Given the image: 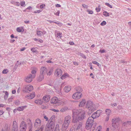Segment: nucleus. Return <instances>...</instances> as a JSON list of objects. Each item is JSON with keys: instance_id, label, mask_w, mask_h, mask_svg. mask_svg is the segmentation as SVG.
<instances>
[{"instance_id": "3", "label": "nucleus", "mask_w": 131, "mask_h": 131, "mask_svg": "<svg viewBox=\"0 0 131 131\" xmlns=\"http://www.w3.org/2000/svg\"><path fill=\"white\" fill-rule=\"evenodd\" d=\"M54 116H52L50 118L49 120H51L49 123H47L46 126L45 131H53L54 129L55 123L52 121H51L53 118H54Z\"/></svg>"}, {"instance_id": "35", "label": "nucleus", "mask_w": 131, "mask_h": 131, "mask_svg": "<svg viewBox=\"0 0 131 131\" xmlns=\"http://www.w3.org/2000/svg\"><path fill=\"white\" fill-rule=\"evenodd\" d=\"M101 111L100 110H98L97 111L95 112L98 115L97 116H100V113L101 112Z\"/></svg>"}, {"instance_id": "59", "label": "nucleus", "mask_w": 131, "mask_h": 131, "mask_svg": "<svg viewBox=\"0 0 131 131\" xmlns=\"http://www.w3.org/2000/svg\"><path fill=\"white\" fill-rule=\"evenodd\" d=\"M109 116H107L106 118L105 121H108L109 119Z\"/></svg>"}, {"instance_id": "30", "label": "nucleus", "mask_w": 131, "mask_h": 131, "mask_svg": "<svg viewBox=\"0 0 131 131\" xmlns=\"http://www.w3.org/2000/svg\"><path fill=\"white\" fill-rule=\"evenodd\" d=\"M35 123H36L39 124L41 123V121L40 119L38 118L36 120Z\"/></svg>"}, {"instance_id": "16", "label": "nucleus", "mask_w": 131, "mask_h": 131, "mask_svg": "<svg viewBox=\"0 0 131 131\" xmlns=\"http://www.w3.org/2000/svg\"><path fill=\"white\" fill-rule=\"evenodd\" d=\"M68 125L63 123L62 127L61 129V130L62 131H68L67 130V131L66 130L68 128Z\"/></svg>"}, {"instance_id": "29", "label": "nucleus", "mask_w": 131, "mask_h": 131, "mask_svg": "<svg viewBox=\"0 0 131 131\" xmlns=\"http://www.w3.org/2000/svg\"><path fill=\"white\" fill-rule=\"evenodd\" d=\"M36 34L38 35L41 36L42 35V34H43V32L41 31H37Z\"/></svg>"}, {"instance_id": "36", "label": "nucleus", "mask_w": 131, "mask_h": 131, "mask_svg": "<svg viewBox=\"0 0 131 131\" xmlns=\"http://www.w3.org/2000/svg\"><path fill=\"white\" fill-rule=\"evenodd\" d=\"M123 126H127L129 125L128 124V121H127L124 122L123 124Z\"/></svg>"}, {"instance_id": "23", "label": "nucleus", "mask_w": 131, "mask_h": 131, "mask_svg": "<svg viewBox=\"0 0 131 131\" xmlns=\"http://www.w3.org/2000/svg\"><path fill=\"white\" fill-rule=\"evenodd\" d=\"M75 89L77 92L81 93L82 91V88L80 86H77L75 88Z\"/></svg>"}, {"instance_id": "18", "label": "nucleus", "mask_w": 131, "mask_h": 131, "mask_svg": "<svg viewBox=\"0 0 131 131\" xmlns=\"http://www.w3.org/2000/svg\"><path fill=\"white\" fill-rule=\"evenodd\" d=\"M35 102L39 105H41L43 103L42 99L41 100L40 99H38L36 100L35 101Z\"/></svg>"}, {"instance_id": "50", "label": "nucleus", "mask_w": 131, "mask_h": 131, "mask_svg": "<svg viewBox=\"0 0 131 131\" xmlns=\"http://www.w3.org/2000/svg\"><path fill=\"white\" fill-rule=\"evenodd\" d=\"M102 128V127L101 126H99L97 127V128L98 129L97 131H100Z\"/></svg>"}, {"instance_id": "12", "label": "nucleus", "mask_w": 131, "mask_h": 131, "mask_svg": "<svg viewBox=\"0 0 131 131\" xmlns=\"http://www.w3.org/2000/svg\"><path fill=\"white\" fill-rule=\"evenodd\" d=\"M50 102L52 104H56L59 103V101L58 100V99L56 97H53L50 101Z\"/></svg>"}, {"instance_id": "15", "label": "nucleus", "mask_w": 131, "mask_h": 131, "mask_svg": "<svg viewBox=\"0 0 131 131\" xmlns=\"http://www.w3.org/2000/svg\"><path fill=\"white\" fill-rule=\"evenodd\" d=\"M55 74L56 73L57 75V76H58V77L61 76L62 73V70L59 69H56L55 71Z\"/></svg>"}, {"instance_id": "43", "label": "nucleus", "mask_w": 131, "mask_h": 131, "mask_svg": "<svg viewBox=\"0 0 131 131\" xmlns=\"http://www.w3.org/2000/svg\"><path fill=\"white\" fill-rule=\"evenodd\" d=\"M31 50L33 52H35L37 51V50L35 49V48H33L31 49Z\"/></svg>"}, {"instance_id": "56", "label": "nucleus", "mask_w": 131, "mask_h": 131, "mask_svg": "<svg viewBox=\"0 0 131 131\" xmlns=\"http://www.w3.org/2000/svg\"><path fill=\"white\" fill-rule=\"evenodd\" d=\"M45 4H42L40 5V8L41 9L44 6H45Z\"/></svg>"}, {"instance_id": "40", "label": "nucleus", "mask_w": 131, "mask_h": 131, "mask_svg": "<svg viewBox=\"0 0 131 131\" xmlns=\"http://www.w3.org/2000/svg\"><path fill=\"white\" fill-rule=\"evenodd\" d=\"M106 23L105 21H103L102 23H101L100 25L101 26H104L106 25Z\"/></svg>"}, {"instance_id": "25", "label": "nucleus", "mask_w": 131, "mask_h": 131, "mask_svg": "<svg viewBox=\"0 0 131 131\" xmlns=\"http://www.w3.org/2000/svg\"><path fill=\"white\" fill-rule=\"evenodd\" d=\"M105 112L107 116H109L110 114L111 113V111L109 109H106L105 110Z\"/></svg>"}, {"instance_id": "48", "label": "nucleus", "mask_w": 131, "mask_h": 131, "mask_svg": "<svg viewBox=\"0 0 131 131\" xmlns=\"http://www.w3.org/2000/svg\"><path fill=\"white\" fill-rule=\"evenodd\" d=\"M65 84L66 83L65 82H64L62 83L61 85L60 89L62 88L65 85Z\"/></svg>"}, {"instance_id": "5", "label": "nucleus", "mask_w": 131, "mask_h": 131, "mask_svg": "<svg viewBox=\"0 0 131 131\" xmlns=\"http://www.w3.org/2000/svg\"><path fill=\"white\" fill-rule=\"evenodd\" d=\"M120 119L119 118H114L112 120V126L114 128H116L118 125V122L120 121Z\"/></svg>"}, {"instance_id": "62", "label": "nucleus", "mask_w": 131, "mask_h": 131, "mask_svg": "<svg viewBox=\"0 0 131 131\" xmlns=\"http://www.w3.org/2000/svg\"><path fill=\"white\" fill-rule=\"evenodd\" d=\"M52 110L54 112H59V110H56L55 109H52Z\"/></svg>"}, {"instance_id": "39", "label": "nucleus", "mask_w": 131, "mask_h": 131, "mask_svg": "<svg viewBox=\"0 0 131 131\" xmlns=\"http://www.w3.org/2000/svg\"><path fill=\"white\" fill-rule=\"evenodd\" d=\"M105 5L106 6H107L108 7H110L111 8H112V6L110 5L109 3H105Z\"/></svg>"}, {"instance_id": "46", "label": "nucleus", "mask_w": 131, "mask_h": 131, "mask_svg": "<svg viewBox=\"0 0 131 131\" xmlns=\"http://www.w3.org/2000/svg\"><path fill=\"white\" fill-rule=\"evenodd\" d=\"M41 11H42V10H41L39 9V10L36 11H35L34 12V13H40V12H41Z\"/></svg>"}, {"instance_id": "6", "label": "nucleus", "mask_w": 131, "mask_h": 131, "mask_svg": "<svg viewBox=\"0 0 131 131\" xmlns=\"http://www.w3.org/2000/svg\"><path fill=\"white\" fill-rule=\"evenodd\" d=\"M86 107L89 109L93 110V108L94 109H96L95 105L93 104V103L91 101H88L86 105Z\"/></svg>"}, {"instance_id": "1", "label": "nucleus", "mask_w": 131, "mask_h": 131, "mask_svg": "<svg viewBox=\"0 0 131 131\" xmlns=\"http://www.w3.org/2000/svg\"><path fill=\"white\" fill-rule=\"evenodd\" d=\"M85 112L81 109H74L72 111V119H84L86 118Z\"/></svg>"}, {"instance_id": "7", "label": "nucleus", "mask_w": 131, "mask_h": 131, "mask_svg": "<svg viewBox=\"0 0 131 131\" xmlns=\"http://www.w3.org/2000/svg\"><path fill=\"white\" fill-rule=\"evenodd\" d=\"M35 75L30 74L26 77L25 81L27 82L30 83L32 81V79L35 78Z\"/></svg>"}, {"instance_id": "11", "label": "nucleus", "mask_w": 131, "mask_h": 131, "mask_svg": "<svg viewBox=\"0 0 131 131\" xmlns=\"http://www.w3.org/2000/svg\"><path fill=\"white\" fill-rule=\"evenodd\" d=\"M50 96L49 95H46L44 96L42 99V100L43 103H46L50 101Z\"/></svg>"}, {"instance_id": "44", "label": "nucleus", "mask_w": 131, "mask_h": 131, "mask_svg": "<svg viewBox=\"0 0 131 131\" xmlns=\"http://www.w3.org/2000/svg\"><path fill=\"white\" fill-rule=\"evenodd\" d=\"M86 11L88 12V13L90 14H92L93 13V11L91 10H87Z\"/></svg>"}, {"instance_id": "37", "label": "nucleus", "mask_w": 131, "mask_h": 131, "mask_svg": "<svg viewBox=\"0 0 131 131\" xmlns=\"http://www.w3.org/2000/svg\"><path fill=\"white\" fill-rule=\"evenodd\" d=\"M54 23L58 24V25L59 26H62L63 25V24L62 23H60V22L58 21H57V22H55Z\"/></svg>"}, {"instance_id": "13", "label": "nucleus", "mask_w": 131, "mask_h": 131, "mask_svg": "<svg viewBox=\"0 0 131 131\" xmlns=\"http://www.w3.org/2000/svg\"><path fill=\"white\" fill-rule=\"evenodd\" d=\"M47 69L46 67H42L40 69V73L43 74L44 75L47 73Z\"/></svg>"}, {"instance_id": "47", "label": "nucleus", "mask_w": 131, "mask_h": 131, "mask_svg": "<svg viewBox=\"0 0 131 131\" xmlns=\"http://www.w3.org/2000/svg\"><path fill=\"white\" fill-rule=\"evenodd\" d=\"M82 6L84 8H88V6L87 5H86L85 4H83L82 5Z\"/></svg>"}, {"instance_id": "58", "label": "nucleus", "mask_w": 131, "mask_h": 131, "mask_svg": "<svg viewBox=\"0 0 131 131\" xmlns=\"http://www.w3.org/2000/svg\"><path fill=\"white\" fill-rule=\"evenodd\" d=\"M14 4L18 6H19L20 5V3L18 2H15Z\"/></svg>"}, {"instance_id": "22", "label": "nucleus", "mask_w": 131, "mask_h": 131, "mask_svg": "<svg viewBox=\"0 0 131 131\" xmlns=\"http://www.w3.org/2000/svg\"><path fill=\"white\" fill-rule=\"evenodd\" d=\"M85 103V100L84 99H83L82 101L81 102L80 104L79 105V106H83L84 105Z\"/></svg>"}, {"instance_id": "20", "label": "nucleus", "mask_w": 131, "mask_h": 131, "mask_svg": "<svg viewBox=\"0 0 131 131\" xmlns=\"http://www.w3.org/2000/svg\"><path fill=\"white\" fill-rule=\"evenodd\" d=\"M12 129H18V126L16 121H14L13 122Z\"/></svg>"}, {"instance_id": "4", "label": "nucleus", "mask_w": 131, "mask_h": 131, "mask_svg": "<svg viewBox=\"0 0 131 131\" xmlns=\"http://www.w3.org/2000/svg\"><path fill=\"white\" fill-rule=\"evenodd\" d=\"M93 121L94 119L92 117H89L85 124V128L86 129H89L90 128L93 130L94 129V127H93Z\"/></svg>"}, {"instance_id": "28", "label": "nucleus", "mask_w": 131, "mask_h": 131, "mask_svg": "<svg viewBox=\"0 0 131 131\" xmlns=\"http://www.w3.org/2000/svg\"><path fill=\"white\" fill-rule=\"evenodd\" d=\"M93 110L89 109V111L88 112V114L89 115H90L91 113H92L93 111L96 110V109H94V108H93Z\"/></svg>"}, {"instance_id": "53", "label": "nucleus", "mask_w": 131, "mask_h": 131, "mask_svg": "<svg viewBox=\"0 0 131 131\" xmlns=\"http://www.w3.org/2000/svg\"><path fill=\"white\" fill-rule=\"evenodd\" d=\"M43 129V126H42L41 127L38 129V131H42Z\"/></svg>"}, {"instance_id": "64", "label": "nucleus", "mask_w": 131, "mask_h": 131, "mask_svg": "<svg viewBox=\"0 0 131 131\" xmlns=\"http://www.w3.org/2000/svg\"><path fill=\"white\" fill-rule=\"evenodd\" d=\"M26 129H23L21 128H20V131H26Z\"/></svg>"}, {"instance_id": "61", "label": "nucleus", "mask_w": 131, "mask_h": 131, "mask_svg": "<svg viewBox=\"0 0 131 131\" xmlns=\"http://www.w3.org/2000/svg\"><path fill=\"white\" fill-rule=\"evenodd\" d=\"M54 131H59V129L58 128L55 127Z\"/></svg>"}, {"instance_id": "14", "label": "nucleus", "mask_w": 131, "mask_h": 131, "mask_svg": "<svg viewBox=\"0 0 131 131\" xmlns=\"http://www.w3.org/2000/svg\"><path fill=\"white\" fill-rule=\"evenodd\" d=\"M27 125L26 123L24 121H22L20 123V128L23 129H27Z\"/></svg>"}, {"instance_id": "26", "label": "nucleus", "mask_w": 131, "mask_h": 131, "mask_svg": "<svg viewBox=\"0 0 131 131\" xmlns=\"http://www.w3.org/2000/svg\"><path fill=\"white\" fill-rule=\"evenodd\" d=\"M68 74L67 73H65L63 74L61 77L62 79H64L66 78V77L68 76Z\"/></svg>"}, {"instance_id": "57", "label": "nucleus", "mask_w": 131, "mask_h": 131, "mask_svg": "<svg viewBox=\"0 0 131 131\" xmlns=\"http://www.w3.org/2000/svg\"><path fill=\"white\" fill-rule=\"evenodd\" d=\"M73 64L74 65H78L79 64V63L76 61L73 62Z\"/></svg>"}, {"instance_id": "9", "label": "nucleus", "mask_w": 131, "mask_h": 131, "mask_svg": "<svg viewBox=\"0 0 131 131\" xmlns=\"http://www.w3.org/2000/svg\"><path fill=\"white\" fill-rule=\"evenodd\" d=\"M82 94L79 92H76L72 95V98L75 100H78L80 99L82 97Z\"/></svg>"}, {"instance_id": "10", "label": "nucleus", "mask_w": 131, "mask_h": 131, "mask_svg": "<svg viewBox=\"0 0 131 131\" xmlns=\"http://www.w3.org/2000/svg\"><path fill=\"white\" fill-rule=\"evenodd\" d=\"M71 120V117L70 116H66L64 119L63 123L68 125H69Z\"/></svg>"}, {"instance_id": "17", "label": "nucleus", "mask_w": 131, "mask_h": 131, "mask_svg": "<svg viewBox=\"0 0 131 131\" xmlns=\"http://www.w3.org/2000/svg\"><path fill=\"white\" fill-rule=\"evenodd\" d=\"M44 76L43 74H41L40 73L39 77L37 79V81L39 82L41 81L44 79Z\"/></svg>"}, {"instance_id": "32", "label": "nucleus", "mask_w": 131, "mask_h": 131, "mask_svg": "<svg viewBox=\"0 0 131 131\" xmlns=\"http://www.w3.org/2000/svg\"><path fill=\"white\" fill-rule=\"evenodd\" d=\"M16 110L19 111H22L23 110V108L21 106L17 108Z\"/></svg>"}, {"instance_id": "55", "label": "nucleus", "mask_w": 131, "mask_h": 131, "mask_svg": "<svg viewBox=\"0 0 131 131\" xmlns=\"http://www.w3.org/2000/svg\"><path fill=\"white\" fill-rule=\"evenodd\" d=\"M106 13H105V11L104 12H103V15L106 17L108 16H109V14H108L106 15Z\"/></svg>"}, {"instance_id": "63", "label": "nucleus", "mask_w": 131, "mask_h": 131, "mask_svg": "<svg viewBox=\"0 0 131 131\" xmlns=\"http://www.w3.org/2000/svg\"><path fill=\"white\" fill-rule=\"evenodd\" d=\"M69 44L71 45H73L74 43L73 41H70L69 42Z\"/></svg>"}, {"instance_id": "31", "label": "nucleus", "mask_w": 131, "mask_h": 131, "mask_svg": "<svg viewBox=\"0 0 131 131\" xmlns=\"http://www.w3.org/2000/svg\"><path fill=\"white\" fill-rule=\"evenodd\" d=\"M20 5L23 7H24L26 6L25 4V2L24 1H23L22 2H21L20 3Z\"/></svg>"}, {"instance_id": "27", "label": "nucleus", "mask_w": 131, "mask_h": 131, "mask_svg": "<svg viewBox=\"0 0 131 131\" xmlns=\"http://www.w3.org/2000/svg\"><path fill=\"white\" fill-rule=\"evenodd\" d=\"M92 63L94 64L97 65L99 67V68H100L101 67V64H99V63L98 62H97L96 61H93L92 62Z\"/></svg>"}, {"instance_id": "34", "label": "nucleus", "mask_w": 131, "mask_h": 131, "mask_svg": "<svg viewBox=\"0 0 131 131\" xmlns=\"http://www.w3.org/2000/svg\"><path fill=\"white\" fill-rule=\"evenodd\" d=\"M95 9L96 10V12H99L101 10V7L100 5H99L98 7H96L95 8Z\"/></svg>"}, {"instance_id": "19", "label": "nucleus", "mask_w": 131, "mask_h": 131, "mask_svg": "<svg viewBox=\"0 0 131 131\" xmlns=\"http://www.w3.org/2000/svg\"><path fill=\"white\" fill-rule=\"evenodd\" d=\"M71 89V86H66L64 89V91L66 92H69Z\"/></svg>"}, {"instance_id": "54", "label": "nucleus", "mask_w": 131, "mask_h": 131, "mask_svg": "<svg viewBox=\"0 0 131 131\" xmlns=\"http://www.w3.org/2000/svg\"><path fill=\"white\" fill-rule=\"evenodd\" d=\"M13 98H9L8 100V103H10L12 101V100Z\"/></svg>"}, {"instance_id": "24", "label": "nucleus", "mask_w": 131, "mask_h": 131, "mask_svg": "<svg viewBox=\"0 0 131 131\" xmlns=\"http://www.w3.org/2000/svg\"><path fill=\"white\" fill-rule=\"evenodd\" d=\"M97 115H98L95 112L92 114L91 117H92V118L94 119L95 118H98L99 117L98 116H97Z\"/></svg>"}, {"instance_id": "21", "label": "nucleus", "mask_w": 131, "mask_h": 131, "mask_svg": "<svg viewBox=\"0 0 131 131\" xmlns=\"http://www.w3.org/2000/svg\"><path fill=\"white\" fill-rule=\"evenodd\" d=\"M17 31L18 32H23L24 31L23 27H19L17 28Z\"/></svg>"}, {"instance_id": "2", "label": "nucleus", "mask_w": 131, "mask_h": 131, "mask_svg": "<svg viewBox=\"0 0 131 131\" xmlns=\"http://www.w3.org/2000/svg\"><path fill=\"white\" fill-rule=\"evenodd\" d=\"M83 120L76 118L72 119V121L76 131H80V130H81V128L82 127V121Z\"/></svg>"}, {"instance_id": "8", "label": "nucleus", "mask_w": 131, "mask_h": 131, "mask_svg": "<svg viewBox=\"0 0 131 131\" xmlns=\"http://www.w3.org/2000/svg\"><path fill=\"white\" fill-rule=\"evenodd\" d=\"M33 90V87L32 85H27L23 88V91L29 93Z\"/></svg>"}, {"instance_id": "60", "label": "nucleus", "mask_w": 131, "mask_h": 131, "mask_svg": "<svg viewBox=\"0 0 131 131\" xmlns=\"http://www.w3.org/2000/svg\"><path fill=\"white\" fill-rule=\"evenodd\" d=\"M128 24L129 25L130 29H131V21L128 22Z\"/></svg>"}, {"instance_id": "33", "label": "nucleus", "mask_w": 131, "mask_h": 131, "mask_svg": "<svg viewBox=\"0 0 131 131\" xmlns=\"http://www.w3.org/2000/svg\"><path fill=\"white\" fill-rule=\"evenodd\" d=\"M80 56H81L82 58L84 59H86V57L85 55L83 54L82 53H81L80 54Z\"/></svg>"}, {"instance_id": "49", "label": "nucleus", "mask_w": 131, "mask_h": 131, "mask_svg": "<svg viewBox=\"0 0 131 131\" xmlns=\"http://www.w3.org/2000/svg\"><path fill=\"white\" fill-rule=\"evenodd\" d=\"M7 69H5L3 70L2 73L3 74H6L7 73Z\"/></svg>"}, {"instance_id": "41", "label": "nucleus", "mask_w": 131, "mask_h": 131, "mask_svg": "<svg viewBox=\"0 0 131 131\" xmlns=\"http://www.w3.org/2000/svg\"><path fill=\"white\" fill-rule=\"evenodd\" d=\"M3 93H5V95L4 96H6L8 97V92L7 91H3Z\"/></svg>"}, {"instance_id": "52", "label": "nucleus", "mask_w": 131, "mask_h": 131, "mask_svg": "<svg viewBox=\"0 0 131 131\" xmlns=\"http://www.w3.org/2000/svg\"><path fill=\"white\" fill-rule=\"evenodd\" d=\"M60 13V11L59 10L56 12V13H54V14L56 15L59 16V14Z\"/></svg>"}, {"instance_id": "45", "label": "nucleus", "mask_w": 131, "mask_h": 131, "mask_svg": "<svg viewBox=\"0 0 131 131\" xmlns=\"http://www.w3.org/2000/svg\"><path fill=\"white\" fill-rule=\"evenodd\" d=\"M52 70H50L49 72L47 73V75H50L52 73Z\"/></svg>"}, {"instance_id": "51", "label": "nucleus", "mask_w": 131, "mask_h": 131, "mask_svg": "<svg viewBox=\"0 0 131 131\" xmlns=\"http://www.w3.org/2000/svg\"><path fill=\"white\" fill-rule=\"evenodd\" d=\"M31 73L33 74V75H35V74L36 73V71L35 70H32L31 72Z\"/></svg>"}, {"instance_id": "42", "label": "nucleus", "mask_w": 131, "mask_h": 131, "mask_svg": "<svg viewBox=\"0 0 131 131\" xmlns=\"http://www.w3.org/2000/svg\"><path fill=\"white\" fill-rule=\"evenodd\" d=\"M15 104L17 105H19L20 104V102L19 100H17L15 102Z\"/></svg>"}, {"instance_id": "38", "label": "nucleus", "mask_w": 131, "mask_h": 131, "mask_svg": "<svg viewBox=\"0 0 131 131\" xmlns=\"http://www.w3.org/2000/svg\"><path fill=\"white\" fill-rule=\"evenodd\" d=\"M35 96V95L34 94H31V95L29 96V98L30 99H32Z\"/></svg>"}]
</instances>
